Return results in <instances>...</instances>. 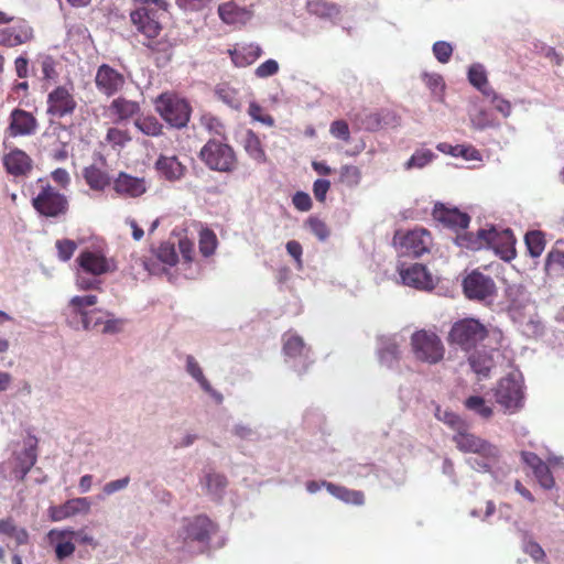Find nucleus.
I'll use <instances>...</instances> for the list:
<instances>
[{
    "instance_id": "1",
    "label": "nucleus",
    "mask_w": 564,
    "mask_h": 564,
    "mask_svg": "<svg viewBox=\"0 0 564 564\" xmlns=\"http://www.w3.org/2000/svg\"><path fill=\"white\" fill-rule=\"evenodd\" d=\"M453 442L460 452L476 455L466 459L471 469L497 478L494 468L499 463L500 451L496 445L470 433L467 424L453 435Z\"/></svg>"
},
{
    "instance_id": "2",
    "label": "nucleus",
    "mask_w": 564,
    "mask_h": 564,
    "mask_svg": "<svg viewBox=\"0 0 564 564\" xmlns=\"http://www.w3.org/2000/svg\"><path fill=\"white\" fill-rule=\"evenodd\" d=\"M78 265L76 285L80 290H98L101 285L100 276L115 271L113 261L99 251L83 250L76 258Z\"/></svg>"
},
{
    "instance_id": "3",
    "label": "nucleus",
    "mask_w": 564,
    "mask_h": 564,
    "mask_svg": "<svg viewBox=\"0 0 564 564\" xmlns=\"http://www.w3.org/2000/svg\"><path fill=\"white\" fill-rule=\"evenodd\" d=\"M154 106L158 113L171 128L187 127L192 107L185 98L173 93H162L155 98Z\"/></svg>"
},
{
    "instance_id": "4",
    "label": "nucleus",
    "mask_w": 564,
    "mask_h": 564,
    "mask_svg": "<svg viewBox=\"0 0 564 564\" xmlns=\"http://www.w3.org/2000/svg\"><path fill=\"white\" fill-rule=\"evenodd\" d=\"M198 158L212 171L232 173L237 167V156L232 147L215 138L202 147Z\"/></svg>"
},
{
    "instance_id": "5",
    "label": "nucleus",
    "mask_w": 564,
    "mask_h": 564,
    "mask_svg": "<svg viewBox=\"0 0 564 564\" xmlns=\"http://www.w3.org/2000/svg\"><path fill=\"white\" fill-rule=\"evenodd\" d=\"M487 336L488 329L479 319L466 317L453 324L448 340L452 345H456L465 351H470Z\"/></svg>"
},
{
    "instance_id": "6",
    "label": "nucleus",
    "mask_w": 564,
    "mask_h": 564,
    "mask_svg": "<svg viewBox=\"0 0 564 564\" xmlns=\"http://www.w3.org/2000/svg\"><path fill=\"white\" fill-rule=\"evenodd\" d=\"M473 239L476 245H479V250L482 248L492 249L506 261H510L516 257V239L511 229L498 231L495 227L489 229L480 228L474 234Z\"/></svg>"
},
{
    "instance_id": "7",
    "label": "nucleus",
    "mask_w": 564,
    "mask_h": 564,
    "mask_svg": "<svg viewBox=\"0 0 564 564\" xmlns=\"http://www.w3.org/2000/svg\"><path fill=\"white\" fill-rule=\"evenodd\" d=\"M473 239L476 245H479V250L482 248L492 249L506 261H510L516 257V239L511 229L498 231L495 227L489 229L480 228L474 234Z\"/></svg>"
},
{
    "instance_id": "8",
    "label": "nucleus",
    "mask_w": 564,
    "mask_h": 564,
    "mask_svg": "<svg viewBox=\"0 0 564 564\" xmlns=\"http://www.w3.org/2000/svg\"><path fill=\"white\" fill-rule=\"evenodd\" d=\"M496 402L507 413H516L524 406L523 380L520 375L510 373L501 378L495 389Z\"/></svg>"
},
{
    "instance_id": "9",
    "label": "nucleus",
    "mask_w": 564,
    "mask_h": 564,
    "mask_svg": "<svg viewBox=\"0 0 564 564\" xmlns=\"http://www.w3.org/2000/svg\"><path fill=\"white\" fill-rule=\"evenodd\" d=\"M411 347L415 358L427 364H437L444 357L441 338L433 332L421 329L411 336Z\"/></svg>"
},
{
    "instance_id": "10",
    "label": "nucleus",
    "mask_w": 564,
    "mask_h": 564,
    "mask_svg": "<svg viewBox=\"0 0 564 564\" xmlns=\"http://www.w3.org/2000/svg\"><path fill=\"white\" fill-rule=\"evenodd\" d=\"M36 213L46 218H57L68 212V199L50 184L42 187L31 200Z\"/></svg>"
},
{
    "instance_id": "11",
    "label": "nucleus",
    "mask_w": 564,
    "mask_h": 564,
    "mask_svg": "<svg viewBox=\"0 0 564 564\" xmlns=\"http://www.w3.org/2000/svg\"><path fill=\"white\" fill-rule=\"evenodd\" d=\"M283 352L285 362L299 375L304 373L314 362L311 348L297 334L286 333L283 335Z\"/></svg>"
},
{
    "instance_id": "12",
    "label": "nucleus",
    "mask_w": 564,
    "mask_h": 564,
    "mask_svg": "<svg viewBox=\"0 0 564 564\" xmlns=\"http://www.w3.org/2000/svg\"><path fill=\"white\" fill-rule=\"evenodd\" d=\"M463 291L467 299L478 302H492L497 293L494 279L478 270L471 271L463 280Z\"/></svg>"
},
{
    "instance_id": "13",
    "label": "nucleus",
    "mask_w": 564,
    "mask_h": 564,
    "mask_svg": "<svg viewBox=\"0 0 564 564\" xmlns=\"http://www.w3.org/2000/svg\"><path fill=\"white\" fill-rule=\"evenodd\" d=\"M217 530V525L204 514L197 516L187 521L184 527V540L188 542H197L200 550H205L209 543L210 535Z\"/></svg>"
},
{
    "instance_id": "14",
    "label": "nucleus",
    "mask_w": 564,
    "mask_h": 564,
    "mask_svg": "<svg viewBox=\"0 0 564 564\" xmlns=\"http://www.w3.org/2000/svg\"><path fill=\"white\" fill-rule=\"evenodd\" d=\"M72 87L57 86L47 96V113L64 118L74 113L77 102L72 94Z\"/></svg>"
},
{
    "instance_id": "15",
    "label": "nucleus",
    "mask_w": 564,
    "mask_h": 564,
    "mask_svg": "<svg viewBox=\"0 0 564 564\" xmlns=\"http://www.w3.org/2000/svg\"><path fill=\"white\" fill-rule=\"evenodd\" d=\"M431 235L426 229L410 230L400 237V254L402 257L420 258L429 251Z\"/></svg>"
},
{
    "instance_id": "16",
    "label": "nucleus",
    "mask_w": 564,
    "mask_h": 564,
    "mask_svg": "<svg viewBox=\"0 0 564 564\" xmlns=\"http://www.w3.org/2000/svg\"><path fill=\"white\" fill-rule=\"evenodd\" d=\"M398 270L404 285L425 291L434 289L433 276L424 264L413 263L409 267L402 264Z\"/></svg>"
},
{
    "instance_id": "17",
    "label": "nucleus",
    "mask_w": 564,
    "mask_h": 564,
    "mask_svg": "<svg viewBox=\"0 0 564 564\" xmlns=\"http://www.w3.org/2000/svg\"><path fill=\"white\" fill-rule=\"evenodd\" d=\"M126 80L121 73L108 64H101L96 72L95 84L99 93L111 97L124 85Z\"/></svg>"
},
{
    "instance_id": "18",
    "label": "nucleus",
    "mask_w": 564,
    "mask_h": 564,
    "mask_svg": "<svg viewBox=\"0 0 564 564\" xmlns=\"http://www.w3.org/2000/svg\"><path fill=\"white\" fill-rule=\"evenodd\" d=\"M91 509V500L88 497L72 498L58 506L48 508L52 521L59 522L77 514H88Z\"/></svg>"
},
{
    "instance_id": "19",
    "label": "nucleus",
    "mask_w": 564,
    "mask_h": 564,
    "mask_svg": "<svg viewBox=\"0 0 564 564\" xmlns=\"http://www.w3.org/2000/svg\"><path fill=\"white\" fill-rule=\"evenodd\" d=\"M377 356L382 367L394 370L399 367L401 351L397 335H382L377 339Z\"/></svg>"
},
{
    "instance_id": "20",
    "label": "nucleus",
    "mask_w": 564,
    "mask_h": 564,
    "mask_svg": "<svg viewBox=\"0 0 564 564\" xmlns=\"http://www.w3.org/2000/svg\"><path fill=\"white\" fill-rule=\"evenodd\" d=\"M433 216L446 227L455 230L466 229L470 223V217L467 213H463L458 208H447L442 203L435 204Z\"/></svg>"
},
{
    "instance_id": "21",
    "label": "nucleus",
    "mask_w": 564,
    "mask_h": 564,
    "mask_svg": "<svg viewBox=\"0 0 564 564\" xmlns=\"http://www.w3.org/2000/svg\"><path fill=\"white\" fill-rule=\"evenodd\" d=\"M69 533H73L72 528L52 529L47 533L50 543L54 545L56 560L59 562L70 557L75 552V542Z\"/></svg>"
},
{
    "instance_id": "22",
    "label": "nucleus",
    "mask_w": 564,
    "mask_h": 564,
    "mask_svg": "<svg viewBox=\"0 0 564 564\" xmlns=\"http://www.w3.org/2000/svg\"><path fill=\"white\" fill-rule=\"evenodd\" d=\"M199 485L212 500L220 501L226 494L228 479L224 474L209 469L199 478Z\"/></svg>"
},
{
    "instance_id": "23",
    "label": "nucleus",
    "mask_w": 564,
    "mask_h": 564,
    "mask_svg": "<svg viewBox=\"0 0 564 564\" xmlns=\"http://www.w3.org/2000/svg\"><path fill=\"white\" fill-rule=\"evenodd\" d=\"M160 177L169 182H176L184 177L187 169L175 155L160 154L154 163Z\"/></svg>"
},
{
    "instance_id": "24",
    "label": "nucleus",
    "mask_w": 564,
    "mask_h": 564,
    "mask_svg": "<svg viewBox=\"0 0 564 564\" xmlns=\"http://www.w3.org/2000/svg\"><path fill=\"white\" fill-rule=\"evenodd\" d=\"M3 166L10 175L25 176L32 171L33 161L24 151L13 149L3 156Z\"/></svg>"
},
{
    "instance_id": "25",
    "label": "nucleus",
    "mask_w": 564,
    "mask_h": 564,
    "mask_svg": "<svg viewBox=\"0 0 564 564\" xmlns=\"http://www.w3.org/2000/svg\"><path fill=\"white\" fill-rule=\"evenodd\" d=\"M115 191L122 196L139 197L145 193L147 186L144 178L135 177L127 173H119L113 183Z\"/></svg>"
},
{
    "instance_id": "26",
    "label": "nucleus",
    "mask_w": 564,
    "mask_h": 564,
    "mask_svg": "<svg viewBox=\"0 0 564 564\" xmlns=\"http://www.w3.org/2000/svg\"><path fill=\"white\" fill-rule=\"evenodd\" d=\"M262 54L261 46L256 43L241 44L229 50L231 61L237 67H247L253 64Z\"/></svg>"
},
{
    "instance_id": "27",
    "label": "nucleus",
    "mask_w": 564,
    "mask_h": 564,
    "mask_svg": "<svg viewBox=\"0 0 564 564\" xmlns=\"http://www.w3.org/2000/svg\"><path fill=\"white\" fill-rule=\"evenodd\" d=\"M36 119L32 113L22 110L14 109L11 113L10 128L14 135H30L36 130Z\"/></svg>"
},
{
    "instance_id": "28",
    "label": "nucleus",
    "mask_w": 564,
    "mask_h": 564,
    "mask_svg": "<svg viewBox=\"0 0 564 564\" xmlns=\"http://www.w3.org/2000/svg\"><path fill=\"white\" fill-rule=\"evenodd\" d=\"M32 37V29L30 26L7 28L0 31V44L13 47L25 43Z\"/></svg>"
},
{
    "instance_id": "29",
    "label": "nucleus",
    "mask_w": 564,
    "mask_h": 564,
    "mask_svg": "<svg viewBox=\"0 0 564 564\" xmlns=\"http://www.w3.org/2000/svg\"><path fill=\"white\" fill-rule=\"evenodd\" d=\"M327 491L336 497L337 499L355 505V506H361L365 502V496L364 492L360 490H350L346 487L338 486L335 484H327Z\"/></svg>"
},
{
    "instance_id": "30",
    "label": "nucleus",
    "mask_w": 564,
    "mask_h": 564,
    "mask_svg": "<svg viewBox=\"0 0 564 564\" xmlns=\"http://www.w3.org/2000/svg\"><path fill=\"white\" fill-rule=\"evenodd\" d=\"M175 245L172 241H163L158 248L152 247L151 251L161 263L173 267L178 262Z\"/></svg>"
},
{
    "instance_id": "31",
    "label": "nucleus",
    "mask_w": 564,
    "mask_h": 564,
    "mask_svg": "<svg viewBox=\"0 0 564 564\" xmlns=\"http://www.w3.org/2000/svg\"><path fill=\"white\" fill-rule=\"evenodd\" d=\"M83 176L94 191H102L109 184L108 175L95 165L85 167Z\"/></svg>"
},
{
    "instance_id": "32",
    "label": "nucleus",
    "mask_w": 564,
    "mask_h": 564,
    "mask_svg": "<svg viewBox=\"0 0 564 564\" xmlns=\"http://www.w3.org/2000/svg\"><path fill=\"white\" fill-rule=\"evenodd\" d=\"M98 302V299L96 295L88 294V295H76L70 299L69 301V307L72 308L73 313L75 314V318L78 321L84 317L91 307L95 306Z\"/></svg>"
},
{
    "instance_id": "33",
    "label": "nucleus",
    "mask_w": 564,
    "mask_h": 564,
    "mask_svg": "<svg viewBox=\"0 0 564 564\" xmlns=\"http://www.w3.org/2000/svg\"><path fill=\"white\" fill-rule=\"evenodd\" d=\"M215 95L231 109L239 110L241 108L239 91L230 87L228 84L224 83L217 85L215 88Z\"/></svg>"
},
{
    "instance_id": "34",
    "label": "nucleus",
    "mask_w": 564,
    "mask_h": 564,
    "mask_svg": "<svg viewBox=\"0 0 564 564\" xmlns=\"http://www.w3.org/2000/svg\"><path fill=\"white\" fill-rule=\"evenodd\" d=\"M109 316H112V313L93 308L84 317L77 321V323H80L83 328L86 330L98 329L100 326L101 328L104 327L105 321Z\"/></svg>"
},
{
    "instance_id": "35",
    "label": "nucleus",
    "mask_w": 564,
    "mask_h": 564,
    "mask_svg": "<svg viewBox=\"0 0 564 564\" xmlns=\"http://www.w3.org/2000/svg\"><path fill=\"white\" fill-rule=\"evenodd\" d=\"M470 368L478 376L486 378L494 366V361L490 356L485 352H475L468 358Z\"/></svg>"
},
{
    "instance_id": "36",
    "label": "nucleus",
    "mask_w": 564,
    "mask_h": 564,
    "mask_svg": "<svg viewBox=\"0 0 564 564\" xmlns=\"http://www.w3.org/2000/svg\"><path fill=\"white\" fill-rule=\"evenodd\" d=\"M524 241L528 252L532 258H539L545 248V237L540 230H531L525 234Z\"/></svg>"
},
{
    "instance_id": "37",
    "label": "nucleus",
    "mask_w": 564,
    "mask_h": 564,
    "mask_svg": "<svg viewBox=\"0 0 564 564\" xmlns=\"http://www.w3.org/2000/svg\"><path fill=\"white\" fill-rule=\"evenodd\" d=\"M135 128L149 137H159L162 134L163 126L153 116L138 117L134 120Z\"/></svg>"
},
{
    "instance_id": "38",
    "label": "nucleus",
    "mask_w": 564,
    "mask_h": 564,
    "mask_svg": "<svg viewBox=\"0 0 564 564\" xmlns=\"http://www.w3.org/2000/svg\"><path fill=\"white\" fill-rule=\"evenodd\" d=\"M436 154L430 149H417L404 163V170L423 169L429 165Z\"/></svg>"
},
{
    "instance_id": "39",
    "label": "nucleus",
    "mask_w": 564,
    "mask_h": 564,
    "mask_svg": "<svg viewBox=\"0 0 564 564\" xmlns=\"http://www.w3.org/2000/svg\"><path fill=\"white\" fill-rule=\"evenodd\" d=\"M111 109L120 119H128L139 113L140 105L137 101L117 98L111 102Z\"/></svg>"
},
{
    "instance_id": "40",
    "label": "nucleus",
    "mask_w": 564,
    "mask_h": 564,
    "mask_svg": "<svg viewBox=\"0 0 564 564\" xmlns=\"http://www.w3.org/2000/svg\"><path fill=\"white\" fill-rule=\"evenodd\" d=\"M37 459L36 452L34 447L24 448V451L18 456V467L17 473H19V478L23 480L31 468L35 465Z\"/></svg>"
},
{
    "instance_id": "41",
    "label": "nucleus",
    "mask_w": 564,
    "mask_h": 564,
    "mask_svg": "<svg viewBox=\"0 0 564 564\" xmlns=\"http://www.w3.org/2000/svg\"><path fill=\"white\" fill-rule=\"evenodd\" d=\"M218 245L217 237L215 232L208 228L203 229L199 232V251L204 257H210L214 254Z\"/></svg>"
},
{
    "instance_id": "42",
    "label": "nucleus",
    "mask_w": 564,
    "mask_h": 564,
    "mask_svg": "<svg viewBox=\"0 0 564 564\" xmlns=\"http://www.w3.org/2000/svg\"><path fill=\"white\" fill-rule=\"evenodd\" d=\"M202 126L207 129L210 133L221 138V141H226V129L219 118L212 113H205L200 117Z\"/></svg>"
},
{
    "instance_id": "43",
    "label": "nucleus",
    "mask_w": 564,
    "mask_h": 564,
    "mask_svg": "<svg viewBox=\"0 0 564 564\" xmlns=\"http://www.w3.org/2000/svg\"><path fill=\"white\" fill-rule=\"evenodd\" d=\"M465 406L484 419H489L492 415V409L486 404L485 399L480 395H471L467 398Z\"/></svg>"
},
{
    "instance_id": "44",
    "label": "nucleus",
    "mask_w": 564,
    "mask_h": 564,
    "mask_svg": "<svg viewBox=\"0 0 564 564\" xmlns=\"http://www.w3.org/2000/svg\"><path fill=\"white\" fill-rule=\"evenodd\" d=\"M510 306L514 310L523 308L529 302V295L522 286H510L507 290Z\"/></svg>"
},
{
    "instance_id": "45",
    "label": "nucleus",
    "mask_w": 564,
    "mask_h": 564,
    "mask_svg": "<svg viewBox=\"0 0 564 564\" xmlns=\"http://www.w3.org/2000/svg\"><path fill=\"white\" fill-rule=\"evenodd\" d=\"M435 416L437 417V420L444 422L445 424L454 429L456 432H458L466 425V423L460 419L459 415L452 411L443 410L441 409V406L436 408Z\"/></svg>"
},
{
    "instance_id": "46",
    "label": "nucleus",
    "mask_w": 564,
    "mask_h": 564,
    "mask_svg": "<svg viewBox=\"0 0 564 564\" xmlns=\"http://www.w3.org/2000/svg\"><path fill=\"white\" fill-rule=\"evenodd\" d=\"M306 227L321 241H326L330 235L329 228L322 219L311 216L306 220Z\"/></svg>"
},
{
    "instance_id": "47",
    "label": "nucleus",
    "mask_w": 564,
    "mask_h": 564,
    "mask_svg": "<svg viewBox=\"0 0 564 564\" xmlns=\"http://www.w3.org/2000/svg\"><path fill=\"white\" fill-rule=\"evenodd\" d=\"M185 371L199 384V387L204 384V382L208 381L204 376L198 361L192 355H186L185 357Z\"/></svg>"
},
{
    "instance_id": "48",
    "label": "nucleus",
    "mask_w": 564,
    "mask_h": 564,
    "mask_svg": "<svg viewBox=\"0 0 564 564\" xmlns=\"http://www.w3.org/2000/svg\"><path fill=\"white\" fill-rule=\"evenodd\" d=\"M245 150L254 160H262L264 158V152L261 149L260 140L252 131H248L247 133Z\"/></svg>"
},
{
    "instance_id": "49",
    "label": "nucleus",
    "mask_w": 564,
    "mask_h": 564,
    "mask_svg": "<svg viewBox=\"0 0 564 564\" xmlns=\"http://www.w3.org/2000/svg\"><path fill=\"white\" fill-rule=\"evenodd\" d=\"M361 172L355 165H344L340 169V181L349 187H355L360 183Z\"/></svg>"
},
{
    "instance_id": "50",
    "label": "nucleus",
    "mask_w": 564,
    "mask_h": 564,
    "mask_svg": "<svg viewBox=\"0 0 564 564\" xmlns=\"http://www.w3.org/2000/svg\"><path fill=\"white\" fill-rule=\"evenodd\" d=\"M453 51L452 44L446 41H436L432 46L434 57L442 64L449 62Z\"/></svg>"
},
{
    "instance_id": "51",
    "label": "nucleus",
    "mask_w": 564,
    "mask_h": 564,
    "mask_svg": "<svg viewBox=\"0 0 564 564\" xmlns=\"http://www.w3.org/2000/svg\"><path fill=\"white\" fill-rule=\"evenodd\" d=\"M468 80L477 89L487 84V74L481 64H473L468 68Z\"/></svg>"
},
{
    "instance_id": "52",
    "label": "nucleus",
    "mask_w": 564,
    "mask_h": 564,
    "mask_svg": "<svg viewBox=\"0 0 564 564\" xmlns=\"http://www.w3.org/2000/svg\"><path fill=\"white\" fill-rule=\"evenodd\" d=\"M533 474L542 488L552 489L554 487V478L545 463L533 469Z\"/></svg>"
},
{
    "instance_id": "53",
    "label": "nucleus",
    "mask_w": 564,
    "mask_h": 564,
    "mask_svg": "<svg viewBox=\"0 0 564 564\" xmlns=\"http://www.w3.org/2000/svg\"><path fill=\"white\" fill-rule=\"evenodd\" d=\"M280 69L279 63L273 59L269 58L261 63L256 69H254V76L258 78H269L278 74Z\"/></svg>"
},
{
    "instance_id": "54",
    "label": "nucleus",
    "mask_w": 564,
    "mask_h": 564,
    "mask_svg": "<svg viewBox=\"0 0 564 564\" xmlns=\"http://www.w3.org/2000/svg\"><path fill=\"white\" fill-rule=\"evenodd\" d=\"M37 63L41 65L43 79L52 80L57 77V73L55 70V59L51 55H40Z\"/></svg>"
},
{
    "instance_id": "55",
    "label": "nucleus",
    "mask_w": 564,
    "mask_h": 564,
    "mask_svg": "<svg viewBox=\"0 0 564 564\" xmlns=\"http://www.w3.org/2000/svg\"><path fill=\"white\" fill-rule=\"evenodd\" d=\"M76 248V242L70 239H62L56 241L57 256L59 260L64 262L68 261L73 257Z\"/></svg>"
},
{
    "instance_id": "56",
    "label": "nucleus",
    "mask_w": 564,
    "mask_h": 564,
    "mask_svg": "<svg viewBox=\"0 0 564 564\" xmlns=\"http://www.w3.org/2000/svg\"><path fill=\"white\" fill-rule=\"evenodd\" d=\"M523 551L529 554L535 562H541L545 557V552L541 545L532 539L523 540Z\"/></svg>"
},
{
    "instance_id": "57",
    "label": "nucleus",
    "mask_w": 564,
    "mask_h": 564,
    "mask_svg": "<svg viewBox=\"0 0 564 564\" xmlns=\"http://www.w3.org/2000/svg\"><path fill=\"white\" fill-rule=\"evenodd\" d=\"M262 111L263 109L259 104L254 101L250 102L248 110L249 116L256 121L272 127L274 124V119L270 115L262 113Z\"/></svg>"
},
{
    "instance_id": "58",
    "label": "nucleus",
    "mask_w": 564,
    "mask_h": 564,
    "mask_svg": "<svg viewBox=\"0 0 564 564\" xmlns=\"http://www.w3.org/2000/svg\"><path fill=\"white\" fill-rule=\"evenodd\" d=\"M564 268V251L552 249L549 251L545 258V270L550 271L553 269H563Z\"/></svg>"
},
{
    "instance_id": "59",
    "label": "nucleus",
    "mask_w": 564,
    "mask_h": 564,
    "mask_svg": "<svg viewBox=\"0 0 564 564\" xmlns=\"http://www.w3.org/2000/svg\"><path fill=\"white\" fill-rule=\"evenodd\" d=\"M237 6L232 2H226L218 7L219 18L226 23H234L237 19Z\"/></svg>"
},
{
    "instance_id": "60",
    "label": "nucleus",
    "mask_w": 564,
    "mask_h": 564,
    "mask_svg": "<svg viewBox=\"0 0 564 564\" xmlns=\"http://www.w3.org/2000/svg\"><path fill=\"white\" fill-rule=\"evenodd\" d=\"M130 484V477L124 476L120 479L111 480L102 487V491L106 496H111L115 492L126 489Z\"/></svg>"
},
{
    "instance_id": "61",
    "label": "nucleus",
    "mask_w": 564,
    "mask_h": 564,
    "mask_svg": "<svg viewBox=\"0 0 564 564\" xmlns=\"http://www.w3.org/2000/svg\"><path fill=\"white\" fill-rule=\"evenodd\" d=\"M423 78L426 86L432 90L434 95L443 91L445 84L441 75L424 73Z\"/></svg>"
},
{
    "instance_id": "62",
    "label": "nucleus",
    "mask_w": 564,
    "mask_h": 564,
    "mask_svg": "<svg viewBox=\"0 0 564 564\" xmlns=\"http://www.w3.org/2000/svg\"><path fill=\"white\" fill-rule=\"evenodd\" d=\"M69 536L75 543L90 545L94 549L98 546V542L91 534L87 533L85 529H79L77 531L73 530V533H69Z\"/></svg>"
},
{
    "instance_id": "63",
    "label": "nucleus",
    "mask_w": 564,
    "mask_h": 564,
    "mask_svg": "<svg viewBox=\"0 0 564 564\" xmlns=\"http://www.w3.org/2000/svg\"><path fill=\"white\" fill-rule=\"evenodd\" d=\"M330 188V182L325 178H317L313 183V194L316 200L319 203H324L326 199V194Z\"/></svg>"
},
{
    "instance_id": "64",
    "label": "nucleus",
    "mask_w": 564,
    "mask_h": 564,
    "mask_svg": "<svg viewBox=\"0 0 564 564\" xmlns=\"http://www.w3.org/2000/svg\"><path fill=\"white\" fill-rule=\"evenodd\" d=\"M294 207L301 212H307L312 208L311 196L302 191L296 192L292 197Z\"/></svg>"
}]
</instances>
